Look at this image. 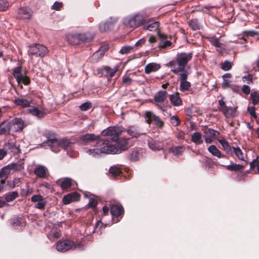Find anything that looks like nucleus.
<instances>
[{
	"mask_svg": "<svg viewBox=\"0 0 259 259\" xmlns=\"http://www.w3.org/2000/svg\"><path fill=\"white\" fill-rule=\"evenodd\" d=\"M145 115L146 121L148 123L150 124L153 120L155 122V124L159 127H161L163 125V122L152 112L146 111Z\"/></svg>",
	"mask_w": 259,
	"mask_h": 259,
	"instance_id": "nucleus-11",
	"label": "nucleus"
},
{
	"mask_svg": "<svg viewBox=\"0 0 259 259\" xmlns=\"http://www.w3.org/2000/svg\"><path fill=\"white\" fill-rule=\"evenodd\" d=\"M110 212L113 217H119L122 214L123 209L121 206L113 205L111 206Z\"/></svg>",
	"mask_w": 259,
	"mask_h": 259,
	"instance_id": "nucleus-25",
	"label": "nucleus"
},
{
	"mask_svg": "<svg viewBox=\"0 0 259 259\" xmlns=\"http://www.w3.org/2000/svg\"><path fill=\"white\" fill-rule=\"evenodd\" d=\"M208 151L212 155L218 158H223L225 156L222 154L221 152L214 145H211L208 148Z\"/></svg>",
	"mask_w": 259,
	"mask_h": 259,
	"instance_id": "nucleus-29",
	"label": "nucleus"
},
{
	"mask_svg": "<svg viewBox=\"0 0 259 259\" xmlns=\"http://www.w3.org/2000/svg\"><path fill=\"white\" fill-rule=\"evenodd\" d=\"M100 138L99 135H96L94 134H85L81 135L80 139L83 144L86 145L94 142H97L98 140H101Z\"/></svg>",
	"mask_w": 259,
	"mask_h": 259,
	"instance_id": "nucleus-13",
	"label": "nucleus"
},
{
	"mask_svg": "<svg viewBox=\"0 0 259 259\" xmlns=\"http://www.w3.org/2000/svg\"><path fill=\"white\" fill-rule=\"evenodd\" d=\"M247 110L251 116L253 117L254 119H256L257 121L258 120L257 119V115H256L255 112V108L253 107H248Z\"/></svg>",
	"mask_w": 259,
	"mask_h": 259,
	"instance_id": "nucleus-56",
	"label": "nucleus"
},
{
	"mask_svg": "<svg viewBox=\"0 0 259 259\" xmlns=\"http://www.w3.org/2000/svg\"><path fill=\"white\" fill-rule=\"evenodd\" d=\"M32 15V11L28 7H22L18 11V17L21 19H29Z\"/></svg>",
	"mask_w": 259,
	"mask_h": 259,
	"instance_id": "nucleus-15",
	"label": "nucleus"
},
{
	"mask_svg": "<svg viewBox=\"0 0 259 259\" xmlns=\"http://www.w3.org/2000/svg\"><path fill=\"white\" fill-rule=\"evenodd\" d=\"M219 142L223 147L224 150L226 151L227 153H230L232 151L231 146L225 139H220Z\"/></svg>",
	"mask_w": 259,
	"mask_h": 259,
	"instance_id": "nucleus-38",
	"label": "nucleus"
},
{
	"mask_svg": "<svg viewBox=\"0 0 259 259\" xmlns=\"http://www.w3.org/2000/svg\"><path fill=\"white\" fill-rule=\"evenodd\" d=\"M166 96L167 92L165 91H160L154 97V101L157 107L162 110H164V107L161 105V104L166 99Z\"/></svg>",
	"mask_w": 259,
	"mask_h": 259,
	"instance_id": "nucleus-12",
	"label": "nucleus"
},
{
	"mask_svg": "<svg viewBox=\"0 0 259 259\" xmlns=\"http://www.w3.org/2000/svg\"><path fill=\"white\" fill-rule=\"evenodd\" d=\"M47 169L43 165H38L34 169L35 175L38 178H44Z\"/></svg>",
	"mask_w": 259,
	"mask_h": 259,
	"instance_id": "nucleus-26",
	"label": "nucleus"
},
{
	"mask_svg": "<svg viewBox=\"0 0 259 259\" xmlns=\"http://www.w3.org/2000/svg\"><path fill=\"white\" fill-rule=\"evenodd\" d=\"M31 102L30 99H25L23 98H17L15 99L14 103L18 106H20L23 108L29 106Z\"/></svg>",
	"mask_w": 259,
	"mask_h": 259,
	"instance_id": "nucleus-28",
	"label": "nucleus"
},
{
	"mask_svg": "<svg viewBox=\"0 0 259 259\" xmlns=\"http://www.w3.org/2000/svg\"><path fill=\"white\" fill-rule=\"evenodd\" d=\"M61 144V148H63L67 151V153L70 157H74L76 155V153H69V151L72 149L71 143L67 139H62L60 141Z\"/></svg>",
	"mask_w": 259,
	"mask_h": 259,
	"instance_id": "nucleus-19",
	"label": "nucleus"
},
{
	"mask_svg": "<svg viewBox=\"0 0 259 259\" xmlns=\"http://www.w3.org/2000/svg\"><path fill=\"white\" fill-rule=\"evenodd\" d=\"M249 169L254 174H259V156L250 163Z\"/></svg>",
	"mask_w": 259,
	"mask_h": 259,
	"instance_id": "nucleus-27",
	"label": "nucleus"
},
{
	"mask_svg": "<svg viewBox=\"0 0 259 259\" xmlns=\"http://www.w3.org/2000/svg\"><path fill=\"white\" fill-rule=\"evenodd\" d=\"M28 112L33 116H35L37 118H42L47 114L44 109H39L36 107H33L28 109Z\"/></svg>",
	"mask_w": 259,
	"mask_h": 259,
	"instance_id": "nucleus-17",
	"label": "nucleus"
},
{
	"mask_svg": "<svg viewBox=\"0 0 259 259\" xmlns=\"http://www.w3.org/2000/svg\"><path fill=\"white\" fill-rule=\"evenodd\" d=\"M7 146L8 149L14 154H17L20 152V149L19 147L12 143H8Z\"/></svg>",
	"mask_w": 259,
	"mask_h": 259,
	"instance_id": "nucleus-41",
	"label": "nucleus"
},
{
	"mask_svg": "<svg viewBox=\"0 0 259 259\" xmlns=\"http://www.w3.org/2000/svg\"><path fill=\"white\" fill-rule=\"evenodd\" d=\"M44 197L40 195H35L31 197V200L32 202H36L41 200Z\"/></svg>",
	"mask_w": 259,
	"mask_h": 259,
	"instance_id": "nucleus-59",
	"label": "nucleus"
},
{
	"mask_svg": "<svg viewBox=\"0 0 259 259\" xmlns=\"http://www.w3.org/2000/svg\"><path fill=\"white\" fill-rule=\"evenodd\" d=\"M232 67V64L231 62L226 61L221 65V68L225 71L229 70Z\"/></svg>",
	"mask_w": 259,
	"mask_h": 259,
	"instance_id": "nucleus-49",
	"label": "nucleus"
},
{
	"mask_svg": "<svg viewBox=\"0 0 259 259\" xmlns=\"http://www.w3.org/2000/svg\"><path fill=\"white\" fill-rule=\"evenodd\" d=\"M22 71V68L20 66L14 68L13 70V75L19 84H20V80L23 76Z\"/></svg>",
	"mask_w": 259,
	"mask_h": 259,
	"instance_id": "nucleus-30",
	"label": "nucleus"
},
{
	"mask_svg": "<svg viewBox=\"0 0 259 259\" xmlns=\"http://www.w3.org/2000/svg\"><path fill=\"white\" fill-rule=\"evenodd\" d=\"M192 55L191 53L178 54L167 64L171 67V71L175 74H178L182 72L180 74V90L182 92L189 91L191 88L190 82L187 81L188 73L184 71V69L188 62L191 60Z\"/></svg>",
	"mask_w": 259,
	"mask_h": 259,
	"instance_id": "nucleus-1",
	"label": "nucleus"
},
{
	"mask_svg": "<svg viewBox=\"0 0 259 259\" xmlns=\"http://www.w3.org/2000/svg\"><path fill=\"white\" fill-rule=\"evenodd\" d=\"M170 122L173 126H176L179 125L180 120L178 117L173 116L170 118Z\"/></svg>",
	"mask_w": 259,
	"mask_h": 259,
	"instance_id": "nucleus-53",
	"label": "nucleus"
},
{
	"mask_svg": "<svg viewBox=\"0 0 259 259\" xmlns=\"http://www.w3.org/2000/svg\"><path fill=\"white\" fill-rule=\"evenodd\" d=\"M122 132V130L118 127H109L103 130L102 135L103 136L110 137V140L112 141H116L118 140L119 136Z\"/></svg>",
	"mask_w": 259,
	"mask_h": 259,
	"instance_id": "nucleus-6",
	"label": "nucleus"
},
{
	"mask_svg": "<svg viewBox=\"0 0 259 259\" xmlns=\"http://www.w3.org/2000/svg\"><path fill=\"white\" fill-rule=\"evenodd\" d=\"M132 81V79L128 76H124L122 78V82L126 85L130 84Z\"/></svg>",
	"mask_w": 259,
	"mask_h": 259,
	"instance_id": "nucleus-63",
	"label": "nucleus"
},
{
	"mask_svg": "<svg viewBox=\"0 0 259 259\" xmlns=\"http://www.w3.org/2000/svg\"><path fill=\"white\" fill-rule=\"evenodd\" d=\"M19 196L18 193L16 191L9 192L5 195V199L7 202L14 200Z\"/></svg>",
	"mask_w": 259,
	"mask_h": 259,
	"instance_id": "nucleus-40",
	"label": "nucleus"
},
{
	"mask_svg": "<svg viewBox=\"0 0 259 259\" xmlns=\"http://www.w3.org/2000/svg\"><path fill=\"white\" fill-rule=\"evenodd\" d=\"M134 49L133 46H123L120 50V53L121 54H127L130 53Z\"/></svg>",
	"mask_w": 259,
	"mask_h": 259,
	"instance_id": "nucleus-47",
	"label": "nucleus"
},
{
	"mask_svg": "<svg viewBox=\"0 0 259 259\" xmlns=\"http://www.w3.org/2000/svg\"><path fill=\"white\" fill-rule=\"evenodd\" d=\"M169 100L174 106H179L182 104V100L179 93H176L169 96Z\"/></svg>",
	"mask_w": 259,
	"mask_h": 259,
	"instance_id": "nucleus-22",
	"label": "nucleus"
},
{
	"mask_svg": "<svg viewBox=\"0 0 259 259\" xmlns=\"http://www.w3.org/2000/svg\"><path fill=\"white\" fill-rule=\"evenodd\" d=\"M233 152L235 154V155H236V156L237 157V158L240 160L244 161L245 162V164H247V161H246L244 159V154L243 153L242 150L239 147H233Z\"/></svg>",
	"mask_w": 259,
	"mask_h": 259,
	"instance_id": "nucleus-31",
	"label": "nucleus"
},
{
	"mask_svg": "<svg viewBox=\"0 0 259 259\" xmlns=\"http://www.w3.org/2000/svg\"><path fill=\"white\" fill-rule=\"evenodd\" d=\"M33 192L32 189L28 187L26 190L22 189L21 195L23 196H27L31 194Z\"/></svg>",
	"mask_w": 259,
	"mask_h": 259,
	"instance_id": "nucleus-60",
	"label": "nucleus"
},
{
	"mask_svg": "<svg viewBox=\"0 0 259 259\" xmlns=\"http://www.w3.org/2000/svg\"><path fill=\"white\" fill-rule=\"evenodd\" d=\"M129 139L127 138H121L118 139L116 141H114L116 142L117 146L112 144L111 142L110 144L115 148H116L118 150L120 151L117 153H115V154L120 153L122 151H124L127 148V146L128 145V141Z\"/></svg>",
	"mask_w": 259,
	"mask_h": 259,
	"instance_id": "nucleus-14",
	"label": "nucleus"
},
{
	"mask_svg": "<svg viewBox=\"0 0 259 259\" xmlns=\"http://www.w3.org/2000/svg\"><path fill=\"white\" fill-rule=\"evenodd\" d=\"M62 7V4L61 2H55L53 5V9L59 11Z\"/></svg>",
	"mask_w": 259,
	"mask_h": 259,
	"instance_id": "nucleus-61",
	"label": "nucleus"
},
{
	"mask_svg": "<svg viewBox=\"0 0 259 259\" xmlns=\"http://www.w3.org/2000/svg\"><path fill=\"white\" fill-rule=\"evenodd\" d=\"M9 164L2 168L0 171V178L2 183H4L6 180L8 178L10 172L11 168Z\"/></svg>",
	"mask_w": 259,
	"mask_h": 259,
	"instance_id": "nucleus-23",
	"label": "nucleus"
},
{
	"mask_svg": "<svg viewBox=\"0 0 259 259\" xmlns=\"http://www.w3.org/2000/svg\"><path fill=\"white\" fill-rule=\"evenodd\" d=\"M109 49L108 45H105L101 46V47L99 48V49L93 55V57L94 58H96L97 57H98V54L101 53L105 54V52L108 50Z\"/></svg>",
	"mask_w": 259,
	"mask_h": 259,
	"instance_id": "nucleus-43",
	"label": "nucleus"
},
{
	"mask_svg": "<svg viewBox=\"0 0 259 259\" xmlns=\"http://www.w3.org/2000/svg\"><path fill=\"white\" fill-rule=\"evenodd\" d=\"M185 148L182 146H178L175 147L172 150L174 155H180L184 151Z\"/></svg>",
	"mask_w": 259,
	"mask_h": 259,
	"instance_id": "nucleus-52",
	"label": "nucleus"
},
{
	"mask_svg": "<svg viewBox=\"0 0 259 259\" xmlns=\"http://www.w3.org/2000/svg\"><path fill=\"white\" fill-rule=\"evenodd\" d=\"M48 140L46 142L42 143V146H45L48 145L52 151L57 153L61 149V144L60 141L58 140L54 137V135H50L49 137L47 136Z\"/></svg>",
	"mask_w": 259,
	"mask_h": 259,
	"instance_id": "nucleus-7",
	"label": "nucleus"
},
{
	"mask_svg": "<svg viewBox=\"0 0 259 259\" xmlns=\"http://www.w3.org/2000/svg\"><path fill=\"white\" fill-rule=\"evenodd\" d=\"M120 152L116 148L113 147L109 139H102L98 140L94 145L92 148L88 149L86 153L92 157H99L102 154H115V153Z\"/></svg>",
	"mask_w": 259,
	"mask_h": 259,
	"instance_id": "nucleus-2",
	"label": "nucleus"
},
{
	"mask_svg": "<svg viewBox=\"0 0 259 259\" xmlns=\"http://www.w3.org/2000/svg\"><path fill=\"white\" fill-rule=\"evenodd\" d=\"M219 110L223 112L227 118L235 116L236 110L234 108L226 106L222 109H219Z\"/></svg>",
	"mask_w": 259,
	"mask_h": 259,
	"instance_id": "nucleus-24",
	"label": "nucleus"
},
{
	"mask_svg": "<svg viewBox=\"0 0 259 259\" xmlns=\"http://www.w3.org/2000/svg\"><path fill=\"white\" fill-rule=\"evenodd\" d=\"M191 140L197 145L201 144L202 142V137L200 133L195 132L191 135Z\"/></svg>",
	"mask_w": 259,
	"mask_h": 259,
	"instance_id": "nucleus-32",
	"label": "nucleus"
},
{
	"mask_svg": "<svg viewBox=\"0 0 259 259\" xmlns=\"http://www.w3.org/2000/svg\"><path fill=\"white\" fill-rule=\"evenodd\" d=\"M144 21L143 15L136 14L124 19L123 24L128 27L135 28L138 27Z\"/></svg>",
	"mask_w": 259,
	"mask_h": 259,
	"instance_id": "nucleus-4",
	"label": "nucleus"
},
{
	"mask_svg": "<svg viewBox=\"0 0 259 259\" xmlns=\"http://www.w3.org/2000/svg\"><path fill=\"white\" fill-rule=\"evenodd\" d=\"M21 79L20 80V83L22 82L24 84L28 85L30 82V79L27 76H22Z\"/></svg>",
	"mask_w": 259,
	"mask_h": 259,
	"instance_id": "nucleus-57",
	"label": "nucleus"
},
{
	"mask_svg": "<svg viewBox=\"0 0 259 259\" xmlns=\"http://www.w3.org/2000/svg\"><path fill=\"white\" fill-rule=\"evenodd\" d=\"M11 170L20 171L24 168V163L22 161H19L17 163H13L9 164Z\"/></svg>",
	"mask_w": 259,
	"mask_h": 259,
	"instance_id": "nucleus-33",
	"label": "nucleus"
},
{
	"mask_svg": "<svg viewBox=\"0 0 259 259\" xmlns=\"http://www.w3.org/2000/svg\"><path fill=\"white\" fill-rule=\"evenodd\" d=\"M189 25L193 30H199L200 28V25L196 19H193L189 21Z\"/></svg>",
	"mask_w": 259,
	"mask_h": 259,
	"instance_id": "nucleus-42",
	"label": "nucleus"
},
{
	"mask_svg": "<svg viewBox=\"0 0 259 259\" xmlns=\"http://www.w3.org/2000/svg\"><path fill=\"white\" fill-rule=\"evenodd\" d=\"M117 21V18L111 17L109 21L99 24V30L101 32H105L112 29Z\"/></svg>",
	"mask_w": 259,
	"mask_h": 259,
	"instance_id": "nucleus-10",
	"label": "nucleus"
},
{
	"mask_svg": "<svg viewBox=\"0 0 259 259\" xmlns=\"http://www.w3.org/2000/svg\"><path fill=\"white\" fill-rule=\"evenodd\" d=\"M109 171L112 175L115 176L119 175L121 172L120 170L116 166L111 167Z\"/></svg>",
	"mask_w": 259,
	"mask_h": 259,
	"instance_id": "nucleus-51",
	"label": "nucleus"
},
{
	"mask_svg": "<svg viewBox=\"0 0 259 259\" xmlns=\"http://www.w3.org/2000/svg\"><path fill=\"white\" fill-rule=\"evenodd\" d=\"M252 103L253 105H256L259 103V92H253L250 94Z\"/></svg>",
	"mask_w": 259,
	"mask_h": 259,
	"instance_id": "nucleus-44",
	"label": "nucleus"
},
{
	"mask_svg": "<svg viewBox=\"0 0 259 259\" xmlns=\"http://www.w3.org/2000/svg\"><path fill=\"white\" fill-rule=\"evenodd\" d=\"M230 81L227 79H223V81L222 84V88L225 89L230 86Z\"/></svg>",
	"mask_w": 259,
	"mask_h": 259,
	"instance_id": "nucleus-64",
	"label": "nucleus"
},
{
	"mask_svg": "<svg viewBox=\"0 0 259 259\" xmlns=\"http://www.w3.org/2000/svg\"><path fill=\"white\" fill-rule=\"evenodd\" d=\"M12 131L17 132L22 131L25 126L24 121L21 118L15 117L10 121Z\"/></svg>",
	"mask_w": 259,
	"mask_h": 259,
	"instance_id": "nucleus-8",
	"label": "nucleus"
},
{
	"mask_svg": "<svg viewBox=\"0 0 259 259\" xmlns=\"http://www.w3.org/2000/svg\"><path fill=\"white\" fill-rule=\"evenodd\" d=\"M205 134L206 135L211 137L213 138H215L220 134L219 132L211 128L208 129L205 132Z\"/></svg>",
	"mask_w": 259,
	"mask_h": 259,
	"instance_id": "nucleus-45",
	"label": "nucleus"
},
{
	"mask_svg": "<svg viewBox=\"0 0 259 259\" xmlns=\"http://www.w3.org/2000/svg\"><path fill=\"white\" fill-rule=\"evenodd\" d=\"M69 41L73 45H78L87 42L88 38L84 34H74L68 36Z\"/></svg>",
	"mask_w": 259,
	"mask_h": 259,
	"instance_id": "nucleus-9",
	"label": "nucleus"
},
{
	"mask_svg": "<svg viewBox=\"0 0 259 259\" xmlns=\"http://www.w3.org/2000/svg\"><path fill=\"white\" fill-rule=\"evenodd\" d=\"M139 155H140V153L137 150H136V149L133 150L131 153V155H130L131 160L132 161L138 160L139 159Z\"/></svg>",
	"mask_w": 259,
	"mask_h": 259,
	"instance_id": "nucleus-48",
	"label": "nucleus"
},
{
	"mask_svg": "<svg viewBox=\"0 0 259 259\" xmlns=\"http://www.w3.org/2000/svg\"><path fill=\"white\" fill-rule=\"evenodd\" d=\"M56 248L58 251L64 252L70 249H82L83 245L79 243L75 244L69 240H61L56 243Z\"/></svg>",
	"mask_w": 259,
	"mask_h": 259,
	"instance_id": "nucleus-3",
	"label": "nucleus"
},
{
	"mask_svg": "<svg viewBox=\"0 0 259 259\" xmlns=\"http://www.w3.org/2000/svg\"><path fill=\"white\" fill-rule=\"evenodd\" d=\"M80 195L76 192H73L65 195L63 198V202L64 204H68L72 202L79 200Z\"/></svg>",
	"mask_w": 259,
	"mask_h": 259,
	"instance_id": "nucleus-16",
	"label": "nucleus"
},
{
	"mask_svg": "<svg viewBox=\"0 0 259 259\" xmlns=\"http://www.w3.org/2000/svg\"><path fill=\"white\" fill-rule=\"evenodd\" d=\"M210 43L216 48H221L222 43H221L219 39L216 37H211L210 38Z\"/></svg>",
	"mask_w": 259,
	"mask_h": 259,
	"instance_id": "nucleus-50",
	"label": "nucleus"
},
{
	"mask_svg": "<svg viewBox=\"0 0 259 259\" xmlns=\"http://www.w3.org/2000/svg\"><path fill=\"white\" fill-rule=\"evenodd\" d=\"M60 185L62 190L68 189L72 185V180L69 178H64Z\"/></svg>",
	"mask_w": 259,
	"mask_h": 259,
	"instance_id": "nucleus-34",
	"label": "nucleus"
},
{
	"mask_svg": "<svg viewBox=\"0 0 259 259\" xmlns=\"http://www.w3.org/2000/svg\"><path fill=\"white\" fill-rule=\"evenodd\" d=\"M127 132L128 134L133 138H137L141 135V133L137 128L134 126L129 127L127 130Z\"/></svg>",
	"mask_w": 259,
	"mask_h": 259,
	"instance_id": "nucleus-36",
	"label": "nucleus"
},
{
	"mask_svg": "<svg viewBox=\"0 0 259 259\" xmlns=\"http://www.w3.org/2000/svg\"><path fill=\"white\" fill-rule=\"evenodd\" d=\"M118 69V66H116L113 68H111L108 66L105 67L102 70V74L106 76L107 77H113L115 73L117 71Z\"/></svg>",
	"mask_w": 259,
	"mask_h": 259,
	"instance_id": "nucleus-20",
	"label": "nucleus"
},
{
	"mask_svg": "<svg viewBox=\"0 0 259 259\" xmlns=\"http://www.w3.org/2000/svg\"><path fill=\"white\" fill-rule=\"evenodd\" d=\"M161 67L159 64L156 63H150L145 67V72L149 74L153 72H156Z\"/></svg>",
	"mask_w": 259,
	"mask_h": 259,
	"instance_id": "nucleus-21",
	"label": "nucleus"
},
{
	"mask_svg": "<svg viewBox=\"0 0 259 259\" xmlns=\"http://www.w3.org/2000/svg\"><path fill=\"white\" fill-rule=\"evenodd\" d=\"M47 236L50 240L54 241L61 237V233L60 231L52 230L48 234Z\"/></svg>",
	"mask_w": 259,
	"mask_h": 259,
	"instance_id": "nucleus-37",
	"label": "nucleus"
},
{
	"mask_svg": "<svg viewBox=\"0 0 259 259\" xmlns=\"http://www.w3.org/2000/svg\"><path fill=\"white\" fill-rule=\"evenodd\" d=\"M28 53L36 57H44L48 54V50L46 47L42 45L35 44L29 47Z\"/></svg>",
	"mask_w": 259,
	"mask_h": 259,
	"instance_id": "nucleus-5",
	"label": "nucleus"
},
{
	"mask_svg": "<svg viewBox=\"0 0 259 259\" xmlns=\"http://www.w3.org/2000/svg\"><path fill=\"white\" fill-rule=\"evenodd\" d=\"M90 108V103H83L80 106V109L82 111L88 110Z\"/></svg>",
	"mask_w": 259,
	"mask_h": 259,
	"instance_id": "nucleus-62",
	"label": "nucleus"
},
{
	"mask_svg": "<svg viewBox=\"0 0 259 259\" xmlns=\"http://www.w3.org/2000/svg\"><path fill=\"white\" fill-rule=\"evenodd\" d=\"M159 22L157 21L153 22L144 27V29L148 30L151 31L157 30L159 28Z\"/></svg>",
	"mask_w": 259,
	"mask_h": 259,
	"instance_id": "nucleus-39",
	"label": "nucleus"
},
{
	"mask_svg": "<svg viewBox=\"0 0 259 259\" xmlns=\"http://www.w3.org/2000/svg\"><path fill=\"white\" fill-rule=\"evenodd\" d=\"M10 5L7 0H0V11H5L9 7Z\"/></svg>",
	"mask_w": 259,
	"mask_h": 259,
	"instance_id": "nucleus-46",
	"label": "nucleus"
},
{
	"mask_svg": "<svg viewBox=\"0 0 259 259\" xmlns=\"http://www.w3.org/2000/svg\"><path fill=\"white\" fill-rule=\"evenodd\" d=\"M98 203V201L97 199L95 198H90L89 202L88 203V205L90 207L92 208L95 207Z\"/></svg>",
	"mask_w": 259,
	"mask_h": 259,
	"instance_id": "nucleus-58",
	"label": "nucleus"
},
{
	"mask_svg": "<svg viewBox=\"0 0 259 259\" xmlns=\"http://www.w3.org/2000/svg\"><path fill=\"white\" fill-rule=\"evenodd\" d=\"M46 204V202L43 198L41 200H40L36 204L35 207L37 208L42 209L45 208Z\"/></svg>",
	"mask_w": 259,
	"mask_h": 259,
	"instance_id": "nucleus-55",
	"label": "nucleus"
},
{
	"mask_svg": "<svg viewBox=\"0 0 259 259\" xmlns=\"http://www.w3.org/2000/svg\"><path fill=\"white\" fill-rule=\"evenodd\" d=\"M245 165L239 164L232 163L226 166V169L230 171H239L244 168Z\"/></svg>",
	"mask_w": 259,
	"mask_h": 259,
	"instance_id": "nucleus-35",
	"label": "nucleus"
},
{
	"mask_svg": "<svg viewBox=\"0 0 259 259\" xmlns=\"http://www.w3.org/2000/svg\"><path fill=\"white\" fill-rule=\"evenodd\" d=\"M149 147L153 150H160L162 148L161 146L156 143L150 142L149 143Z\"/></svg>",
	"mask_w": 259,
	"mask_h": 259,
	"instance_id": "nucleus-54",
	"label": "nucleus"
},
{
	"mask_svg": "<svg viewBox=\"0 0 259 259\" xmlns=\"http://www.w3.org/2000/svg\"><path fill=\"white\" fill-rule=\"evenodd\" d=\"M12 131L10 122L4 120L0 124V135H7Z\"/></svg>",
	"mask_w": 259,
	"mask_h": 259,
	"instance_id": "nucleus-18",
	"label": "nucleus"
}]
</instances>
